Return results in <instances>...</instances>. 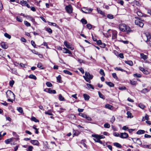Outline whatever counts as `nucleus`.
I'll list each match as a JSON object with an SVG mask.
<instances>
[{
	"label": "nucleus",
	"mask_w": 151,
	"mask_h": 151,
	"mask_svg": "<svg viewBox=\"0 0 151 151\" xmlns=\"http://www.w3.org/2000/svg\"><path fill=\"white\" fill-rule=\"evenodd\" d=\"M119 28L120 30L122 32H130L131 31L129 27L124 24H120L119 26Z\"/></svg>",
	"instance_id": "f257e3e1"
},
{
	"label": "nucleus",
	"mask_w": 151,
	"mask_h": 151,
	"mask_svg": "<svg viewBox=\"0 0 151 151\" xmlns=\"http://www.w3.org/2000/svg\"><path fill=\"white\" fill-rule=\"evenodd\" d=\"M93 76L91 75L88 72H86L85 73V76H83V77L85 80L88 83H90V80L93 78Z\"/></svg>",
	"instance_id": "f03ea898"
},
{
	"label": "nucleus",
	"mask_w": 151,
	"mask_h": 151,
	"mask_svg": "<svg viewBox=\"0 0 151 151\" xmlns=\"http://www.w3.org/2000/svg\"><path fill=\"white\" fill-rule=\"evenodd\" d=\"M135 19H137L135 20V24L140 27H142L144 25V24L142 22H141L140 21H144L142 20L140 18L136 17H135Z\"/></svg>",
	"instance_id": "7ed1b4c3"
},
{
	"label": "nucleus",
	"mask_w": 151,
	"mask_h": 151,
	"mask_svg": "<svg viewBox=\"0 0 151 151\" xmlns=\"http://www.w3.org/2000/svg\"><path fill=\"white\" fill-rule=\"evenodd\" d=\"M132 140L135 143L139 145H141L142 144V142L140 139L138 138H132Z\"/></svg>",
	"instance_id": "20e7f679"
},
{
	"label": "nucleus",
	"mask_w": 151,
	"mask_h": 151,
	"mask_svg": "<svg viewBox=\"0 0 151 151\" xmlns=\"http://www.w3.org/2000/svg\"><path fill=\"white\" fill-rule=\"evenodd\" d=\"M93 10L91 8H83L81 10L83 12L86 14L90 13Z\"/></svg>",
	"instance_id": "39448f33"
},
{
	"label": "nucleus",
	"mask_w": 151,
	"mask_h": 151,
	"mask_svg": "<svg viewBox=\"0 0 151 151\" xmlns=\"http://www.w3.org/2000/svg\"><path fill=\"white\" fill-rule=\"evenodd\" d=\"M65 9L67 12L68 13H71L72 12V7L71 5H69L66 6L65 7Z\"/></svg>",
	"instance_id": "423d86ee"
},
{
	"label": "nucleus",
	"mask_w": 151,
	"mask_h": 151,
	"mask_svg": "<svg viewBox=\"0 0 151 151\" xmlns=\"http://www.w3.org/2000/svg\"><path fill=\"white\" fill-rule=\"evenodd\" d=\"M112 33V39L113 40L116 39L117 38V31L115 30H114L111 32Z\"/></svg>",
	"instance_id": "0eeeda50"
},
{
	"label": "nucleus",
	"mask_w": 151,
	"mask_h": 151,
	"mask_svg": "<svg viewBox=\"0 0 151 151\" xmlns=\"http://www.w3.org/2000/svg\"><path fill=\"white\" fill-rule=\"evenodd\" d=\"M128 137V134L126 132L121 133L120 134V137L122 138H126Z\"/></svg>",
	"instance_id": "6e6552de"
},
{
	"label": "nucleus",
	"mask_w": 151,
	"mask_h": 151,
	"mask_svg": "<svg viewBox=\"0 0 151 151\" xmlns=\"http://www.w3.org/2000/svg\"><path fill=\"white\" fill-rule=\"evenodd\" d=\"M92 136L95 138V139L94 138L93 140L95 141L96 142H99V141L100 140V139L99 137V135L97 134H92Z\"/></svg>",
	"instance_id": "1a4fd4ad"
},
{
	"label": "nucleus",
	"mask_w": 151,
	"mask_h": 151,
	"mask_svg": "<svg viewBox=\"0 0 151 151\" xmlns=\"http://www.w3.org/2000/svg\"><path fill=\"white\" fill-rule=\"evenodd\" d=\"M1 45L2 47L4 49L7 48L8 47V45L7 43L4 42H1Z\"/></svg>",
	"instance_id": "9d476101"
},
{
	"label": "nucleus",
	"mask_w": 151,
	"mask_h": 151,
	"mask_svg": "<svg viewBox=\"0 0 151 151\" xmlns=\"http://www.w3.org/2000/svg\"><path fill=\"white\" fill-rule=\"evenodd\" d=\"M10 96H12V98H10V102H13V101L15 100V96L13 92L10 90Z\"/></svg>",
	"instance_id": "9b49d317"
},
{
	"label": "nucleus",
	"mask_w": 151,
	"mask_h": 151,
	"mask_svg": "<svg viewBox=\"0 0 151 151\" xmlns=\"http://www.w3.org/2000/svg\"><path fill=\"white\" fill-rule=\"evenodd\" d=\"M64 45L68 48H69L71 50H73V48L71 47L70 45L68 44V42L66 41H65L64 42Z\"/></svg>",
	"instance_id": "f8f14e48"
},
{
	"label": "nucleus",
	"mask_w": 151,
	"mask_h": 151,
	"mask_svg": "<svg viewBox=\"0 0 151 151\" xmlns=\"http://www.w3.org/2000/svg\"><path fill=\"white\" fill-rule=\"evenodd\" d=\"M113 31V30L109 29L106 33L107 37H111L112 34L111 32Z\"/></svg>",
	"instance_id": "ddd939ff"
},
{
	"label": "nucleus",
	"mask_w": 151,
	"mask_h": 151,
	"mask_svg": "<svg viewBox=\"0 0 151 151\" xmlns=\"http://www.w3.org/2000/svg\"><path fill=\"white\" fill-rule=\"evenodd\" d=\"M62 51L63 52L65 53H68L69 54H71V51L66 48H63Z\"/></svg>",
	"instance_id": "4468645a"
},
{
	"label": "nucleus",
	"mask_w": 151,
	"mask_h": 151,
	"mask_svg": "<svg viewBox=\"0 0 151 151\" xmlns=\"http://www.w3.org/2000/svg\"><path fill=\"white\" fill-rule=\"evenodd\" d=\"M31 142L32 144L34 145H38L39 142L38 140H31Z\"/></svg>",
	"instance_id": "2eb2a0df"
},
{
	"label": "nucleus",
	"mask_w": 151,
	"mask_h": 151,
	"mask_svg": "<svg viewBox=\"0 0 151 151\" xmlns=\"http://www.w3.org/2000/svg\"><path fill=\"white\" fill-rule=\"evenodd\" d=\"M146 37L147 38V41L151 42V35L149 33H147L145 34Z\"/></svg>",
	"instance_id": "dca6fc26"
},
{
	"label": "nucleus",
	"mask_w": 151,
	"mask_h": 151,
	"mask_svg": "<svg viewBox=\"0 0 151 151\" xmlns=\"http://www.w3.org/2000/svg\"><path fill=\"white\" fill-rule=\"evenodd\" d=\"M140 57L141 58L143 59L144 60L147 59L148 58L147 56L144 55L143 53L140 54Z\"/></svg>",
	"instance_id": "f3484780"
},
{
	"label": "nucleus",
	"mask_w": 151,
	"mask_h": 151,
	"mask_svg": "<svg viewBox=\"0 0 151 151\" xmlns=\"http://www.w3.org/2000/svg\"><path fill=\"white\" fill-rule=\"evenodd\" d=\"M105 83L106 84L108 85L110 87H114V83L106 81Z\"/></svg>",
	"instance_id": "a211bd4d"
},
{
	"label": "nucleus",
	"mask_w": 151,
	"mask_h": 151,
	"mask_svg": "<svg viewBox=\"0 0 151 151\" xmlns=\"http://www.w3.org/2000/svg\"><path fill=\"white\" fill-rule=\"evenodd\" d=\"M105 107L106 108L110 110H112L113 109V107L112 106L109 104H106L105 106Z\"/></svg>",
	"instance_id": "6ab92c4d"
},
{
	"label": "nucleus",
	"mask_w": 151,
	"mask_h": 151,
	"mask_svg": "<svg viewBox=\"0 0 151 151\" xmlns=\"http://www.w3.org/2000/svg\"><path fill=\"white\" fill-rule=\"evenodd\" d=\"M125 63L128 64L130 66H132L133 65V63L131 60H128L125 61Z\"/></svg>",
	"instance_id": "aec40b11"
},
{
	"label": "nucleus",
	"mask_w": 151,
	"mask_h": 151,
	"mask_svg": "<svg viewBox=\"0 0 151 151\" xmlns=\"http://www.w3.org/2000/svg\"><path fill=\"white\" fill-rule=\"evenodd\" d=\"M83 96L85 100H88L90 98V97L89 95L86 94H84Z\"/></svg>",
	"instance_id": "412c9836"
},
{
	"label": "nucleus",
	"mask_w": 151,
	"mask_h": 151,
	"mask_svg": "<svg viewBox=\"0 0 151 151\" xmlns=\"http://www.w3.org/2000/svg\"><path fill=\"white\" fill-rule=\"evenodd\" d=\"M145 131L143 130H139L137 132V133L138 134H142L145 133Z\"/></svg>",
	"instance_id": "4be33fe9"
},
{
	"label": "nucleus",
	"mask_w": 151,
	"mask_h": 151,
	"mask_svg": "<svg viewBox=\"0 0 151 151\" xmlns=\"http://www.w3.org/2000/svg\"><path fill=\"white\" fill-rule=\"evenodd\" d=\"M127 118H132L133 116H132V113L129 111H127Z\"/></svg>",
	"instance_id": "5701e85b"
},
{
	"label": "nucleus",
	"mask_w": 151,
	"mask_h": 151,
	"mask_svg": "<svg viewBox=\"0 0 151 151\" xmlns=\"http://www.w3.org/2000/svg\"><path fill=\"white\" fill-rule=\"evenodd\" d=\"M17 110L19 113H21V114H24L23 110L22 108V107H17Z\"/></svg>",
	"instance_id": "b1692460"
},
{
	"label": "nucleus",
	"mask_w": 151,
	"mask_h": 151,
	"mask_svg": "<svg viewBox=\"0 0 151 151\" xmlns=\"http://www.w3.org/2000/svg\"><path fill=\"white\" fill-rule=\"evenodd\" d=\"M59 99L60 101H65V99L62 96V95L61 94H60L59 95Z\"/></svg>",
	"instance_id": "393cba45"
},
{
	"label": "nucleus",
	"mask_w": 151,
	"mask_h": 151,
	"mask_svg": "<svg viewBox=\"0 0 151 151\" xmlns=\"http://www.w3.org/2000/svg\"><path fill=\"white\" fill-rule=\"evenodd\" d=\"M31 120L32 121H33L34 122H39V120L37 119L35 117H32V118H31Z\"/></svg>",
	"instance_id": "a878e982"
},
{
	"label": "nucleus",
	"mask_w": 151,
	"mask_h": 151,
	"mask_svg": "<svg viewBox=\"0 0 151 151\" xmlns=\"http://www.w3.org/2000/svg\"><path fill=\"white\" fill-rule=\"evenodd\" d=\"M149 91L147 88H144L141 91V92L143 93H146Z\"/></svg>",
	"instance_id": "bb28decb"
},
{
	"label": "nucleus",
	"mask_w": 151,
	"mask_h": 151,
	"mask_svg": "<svg viewBox=\"0 0 151 151\" xmlns=\"http://www.w3.org/2000/svg\"><path fill=\"white\" fill-rule=\"evenodd\" d=\"M114 145L116 147H117L119 148H121L122 146V145L119 144V143L117 142L114 143Z\"/></svg>",
	"instance_id": "cd10ccee"
},
{
	"label": "nucleus",
	"mask_w": 151,
	"mask_h": 151,
	"mask_svg": "<svg viewBox=\"0 0 151 151\" xmlns=\"http://www.w3.org/2000/svg\"><path fill=\"white\" fill-rule=\"evenodd\" d=\"M98 94L100 98L103 99H105V97L104 96L102 93H101L100 92H98Z\"/></svg>",
	"instance_id": "c85d7f7f"
},
{
	"label": "nucleus",
	"mask_w": 151,
	"mask_h": 151,
	"mask_svg": "<svg viewBox=\"0 0 151 151\" xmlns=\"http://www.w3.org/2000/svg\"><path fill=\"white\" fill-rule=\"evenodd\" d=\"M29 77L30 78L33 79L35 80H36L37 79V77L36 76L33 74H31L29 76Z\"/></svg>",
	"instance_id": "c756f323"
},
{
	"label": "nucleus",
	"mask_w": 151,
	"mask_h": 151,
	"mask_svg": "<svg viewBox=\"0 0 151 151\" xmlns=\"http://www.w3.org/2000/svg\"><path fill=\"white\" fill-rule=\"evenodd\" d=\"M63 72L66 74H68L69 75H71L72 74L69 71L66 70H63Z\"/></svg>",
	"instance_id": "7c9ffc66"
},
{
	"label": "nucleus",
	"mask_w": 151,
	"mask_h": 151,
	"mask_svg": "<svg viewBox=\"0 0 151 151\" xmlns=\"http://www.w3.org/2000/svg\"><path fill=\"white\" fill-rule=\"evenodd\" d=\"M115 69L116 70H120V71H121L122 72H127V71H126L125 70H124V69H122L120 67H119V68L116 67V68H115Z\"/></svg>",
	"instance_id": "2f4dec72"
},
{
	"label": "nucleus",
	"mask_w": 151,
	"mask_h": 151,
	"mask_svg": "<svg viewBox=\"0 0 151 151\" xmlns=\"http://www.w3.org/2000/svg\"><path fill=\"white\" fill-rule=\"evenodd\" d=\"M138 106L140 108L142 109H144L145 107V105L141 103H139V104Z\"/></svg>",
	"instance_id": "473e14b6"
},
{
	"label": "nucleus",
	"mask_w": 151,
	"mask_h": 151,
	"mask_svg": "<svg viewBox=\"0 0 151 151\" xmlns=\"http://www.w3.org/2000/svg\"><path fill=\"white\" fill-rule=\"evenodd\" d=\"M37 67L40 68L41 69H43L44 68L42 65V64L40 63H38L37 65Z\"/></svg>",
	"instance_id": "72a5a7b5"
},
{
	"label": "nucleus",
	"mask_w": 151,
	"mask_h": 151,
	"mask_svg": "<svg viewBox=\"0 0 151 151\" xmlns=\"http://www.w3.org/2000/svg\"><path fill=\"white\" fill-rule=\"evenodd\" d=\"M81 22L83 24H86L87 23V21L83 18L81 20Z\"/></svg>",
	"instance_id": "f704fd0d"
},
{
	"label": "nucleus",
	"mask_w": 151,
	"mask_h": 151,
	"mask_svg": "<svg viewBox=\"0 0 151 151\" xmlns=\"http://www.w3.org/2000/svg\"><path fill=\"white\" fill-rule=\"evenodd\" d=\"M100 73L102 76H105V74L104 72V70L102 69H101L99 72Z\"/></svg>",
	"instance_id": "c9c22d12"
},
{
	"label": "nucleus",
	"mask_w": 151,
	"mask_h": 151,
	"mask_svg": "<svg viewBox=\"0 0 151 151\" xmlns=\"http://www.w3.org/2000/svg\"><path fill=\"white\" fill-rule=\"evenodd\" d=\"M24 23L25 25L27 27H29L31 25L30 23L27 21H24Z\"/></svg>",
	"instance_id": "e433bc0d"
},
{
	"label": "nucleus",
	"mask_w": 151,
	"mask_h": 151,
	"mask_svg": "<svg viewBox=\"0 0 151 151\" xmlns=\"http://www.w3.org/2000/svg\"><path fill=\"white\" fill-rule=\"evenodd\" d=\"M46 30L50 33H52V30L50 28L47 27L46 28Z\"/></svg>",
	"instance_id": "4c0bfd02"
},
{
	"label": "nucleus",
	"mask_w": 151,
	"mask_h": 151,
	"mask_svg": "<svg viewBox=\"0 0 151 151\" xmlns=\"http://www.w3.org/2000/svg\"><path fill=\"white\" fill-rule=\"evenodd\" d=\"M107 17L110 19H113L114 17L113 16L112 14H109L107 15Z\"/></svg>",
	"instance_id": "58836bf2"
},
{
	"label": "nucleus",
	"mask_w": 151,
	"mask_h": 151,
	"mask_svg": "<svg viewBox=\"0 0 151 151\" xmlns=\"http://www.w3.org/2000/svg\"><path fill=\"white\" fill-rule=\"evenodd\" d=\"M28 18L29 20H31L32 22L34 23L35 22V20L32 17L30 16H28Z\"/></svg>",
	"instance_id": "ea45409f"
},
{
	"label": "nucleus",
	"mask_w": 151,
	"mask_h": 151,
	"mask_svg": "<svg viewBox=\"0 0 151 151\" xmlns=\"http://www.w3.org/2000/svg\"><path fill=\"white\" fill-rule=\"evenodd\" d=\"M51 89L50 88H47L44 89V91L50 93L51 92Z\"/></svg>",
	"instance_id": "a19ab883"
},
{
	"label": "nucleus",
	"mask_w": 151,
	"mask_h": 151,
	"mask_svg": "<svg viewBox=\"0 0 151 151\" xmlns=\"http://www.w3.org/2000/svg\"><path fill=\"white\" fill-rule=\"evenodd\" d=\"M32 128H33V129H35V130H36L35 133L36 134H38L39 133V132H38V129L36 128V126L34 125L33 126Z\"/></svg>",
	"instance_id": "79ce46f5"
},
{
	"label": "nucleus",
	"mask_w": 151,
	"mask_h": 151,
	"mask_svg": "<svg viewBox=\"0 0 151 151\" xmlns=\"http://www.w3.org/2000/svg\"><path fill=\"white\" fill-rule=\"evenodd\" d=\"M79 115L82 117L83 118H85L86 117V115L83 113H79Z\"/></svg>",
	"instance_id": "37998d69"
},
{
	"label": "nucleus",
	"mask_w": 151,
	"mask_h": 151,
	"mask_svg": "<svg viewBox=\"0 0 151 151\" xmlns=\"http://www.w3.org/2000/svg\"><path fill=\"white\" fill-rule=\"evenodd\" d=\"M104 127L105 128H109L110 127V125L108 123H106L104 124Z\"/></svg>",
	"instance_id": "c03bdc74"
},
{
	"label": "nucleus",
	"mask_w": 151,
	"mask_h": 151,
	"mask_svg": "<svg viewBox=\"0 0 151 151\" xmlns=\"http://www.w3.org/2000/svg\"><path fill=\"white\" fill-rule=\"evenodd\" d=\"M87 86L89 88H92L93 89H94V88L93 87L92 85L90 84L87 83Z\"/></svg>",
	"instance_id": "a18cd8bd"
},
{
	"label": "nucleus",
	"mask_w": 151,
	"mask_h": 151,
	"mask_svg": "<svg viewBox=\"0 0 151 151\" xmlns=\"http://www.w3.org/2000/svg\"><path fill=\"white\" fill-rule=\"evenodd\" d=\"M143 147L144 148H147L149 149L151 148V145H143Z\"/></svg>",
	"instance_id": "49530a36"
},
{
	"label": "nucleus",
	"mask_w": 151,
	"mask_h": 151,
	"mask_svg": "<svg viewBox=\"0 0 151 151\" xmlns=\"http://www.w3.org/2000/svg\"><path fill=\"white\" fill-rule=\"evenodd\" d=\"M137 14L138 16L139 17H142L143 16V14L142 13L139 11H138L137 12Z\"/></svg>",
	"instance_id": "de8ad7c7"
},
{
	"label": "nucleus",
	"mask_w": 151,
	"mask_h": 151,
	"mask_svg": "<svg viewBox=\"0 0 151 151\" xmlns=\"http://www.w3.org/2000/svg\"><path fill=\"white\" fill-rule=\"evenodd\" d=\"M57 81L59 83L61 82V77L60 75H59L57 78Z\"/></svg>",
	"instance_id": "09e8293b"
},
{
	"label": "nucleus",
	"mask_w": 151,
	"mask_h": 151,
	"mask_svg": "<svg viewBox=\"0 0 151 151\" xmlns=\"http://www.w3.org/2000/svg\"><path fill=\"white\" fill-rule=\"evenodd\" d=\"M12 72L15 74H17V70L15 68H13L12 69Z\"/></svg>",
	"instance_id": "8fccbe9b"
},
{
	"label": "nucleus",
	"mask_w": 151,
	"mask_h": 151,
	"mask_svg": "<svg viewBox=\"0 0 151 151\" xmlns=\"http://www.w3.org/2000/svg\"><path fill=\"white\" fill-rule=\"evenodd\" d=\"M134 77H136L137 78H140L141 76V75L140 74L137 73L134 74Z\"/></svg>",
	"instance_id": "3c124183"
},
{
	"label": "nucleus",
	"mask_w": 151,
	"mask_h": 151,
	"mask_svg": "<svg viewBox=\"0 0 151 151\" xmlns=\"http://www.w3.org/2000/svg\"><path fill=\"white\" fill-rule=\"evenodd\" d=\"M16 19L17 21L20 22H22V19L20 17H17Z\"/></svg>",
	"instance_id": "603ef678"
},
{
	"label": "nucleus",
	"mask_w": 151,
	"mask_h": 151,
	"mask_svg": "<svg viewBox=\"0 0 151 151\" xmlns=\"http://www.w3.org/2000/svg\"><path fill=\"white\" fill-rule=\"evenodd\" d=\"M46 85L49 87H51L52 86V85L51 83L49 82H47L46 83Z\"/></svg>",
	"instance_id": "864d4df0"
},
{
	"label": "nucleus",
	"mask_w": 151,
	"mask_h": 151,
	"mask_svg": "<svg viewBox=\"0 0 151 151\" xmlns=\"http://www.w3.org/2000/svg\"><path fill=\"white\" fill-rule=\"evenodd\" d=\"M115 120V118L114 116H113L111 119L110 122L112 123H113Z\"/></svg>",
	"instance_id": "5fc2aeb1"
},
{
	"label": "nucleus",
	"mask_w": 151,
	"mask_h": 151,
	"mask_svg": "<svg viewBox=\"0 0 151 151\" xmlns=\"http://www.w3.org/2000/svg\"><path fill=\"white\" fill-rule=\"evenodd\" d=\"M130 83L132 85H135L136 83V82L134 81H130Z\"/></svg>",
	"instance_id": "6e6d98bb"
},
{
	"label": "nucleus",
	"mask_w": 151,
	"mask_h": 151,
	"mask_svg": "<svg viewBox=\"0 0 151 151\" xmlns=\"http://www.w3.org/2000/svg\"><path fill=\"white\" fill-rule=\"evenodd\" d=\"M114 136L116 137H120V134L118 132H114L113 134Z\"/></svg>",
	"instance_id": "4d7b16f0"
},
{
	"label": "nucleus",
	"mask_w": 151,
	"mask_h": 151,
	"mask_svg": "<svg viewBox=\"0 0 151 151\" xmlns=\"http://www.w3.org/2000/svg\"><path fill=\"white\" fill-rule=\"evenodd\" d=\"M87 27L89 29H91L92 28V25L90 24H87L86 25Z\"/></svg>",
	"instance_id": "13d9d810"
},
{
	"label": "nucleus",
	"mask_w": 151,
	"mask_h": 151,
	"mask_svg": "<svg viewBox=\"0 0 151 151\" xmlns=\"http://www.w3.org/2000/svg\"><path fill=\"white\" fill-rule=\"evenodd\" d=\"M112 76L113 77L115 78V79H117V77L116 76V74L115 73H112Z\"/></svg>",
	"instance_id": "bf43d9fd"
},
{
	"label": "nucleus",
	"mask_w": 151,
	"mask_h": 151,
	"mask_svg": "<svg viewBox=\"0 0 151 151\" xmlns=\"http://www.w3.org/2000/svg\"><path fill=\"white\" fill-rule=\"evenodd\" d=\"M31 44L32 46L34 47H36V44L35 43V42L33 40H32L31 41Z\"/></svg>",
	"instance_id": "052dcab7"
},
{
	"label": "nucleus",
	"mask_w": 151,
	"mask_h": 151,
	"mask_svg": "<svg viewBox=\"0 0 151 151\" xmlns=\"http://www.w3.org/2000/svg\"><path fill=\"white\" fill-rule=\"evenodd\" d=\"M14 81L13 80L10 81V86L11 87H12L13 84H14Z\"/></svg>",
	"instance_id": "680f3d73"
},
{
	"label": "nucleus",
	"mask_w": 151,
	"mask_h": 151,
	"mask_svg": "<svg viewBox=\"0 0 151 151\" xmlns=\"http://www.w3.org/2000/svg\"><path fill=\"white\" fill-rule=\"evenodd\" d=\"M33 147L32 146H30L29 147L28 151H32L33 149Z\"/></svg>",
	"instance_id": "e2e57ef3"
},
{
	"label": "nucleus",
	"mask_w": 151,
	"mask_h": 151,
	"mask_svg": "<svg viewBox=\"0 0 151 151\" xmlns=\"http://www.w3.org/2000/svg\"><path fill=\"white\" fill-rule=\"evenodd\" d=\"M145 137L147 138H151V136L150 135H149L148 134H145L144 135Z\"/></svg>",
	"instance_id": "0e129e2a"
},
{
	"label": "nucleus",
	"mask_w": 151,
	"mask_h": 151,
	"mask_svg": "<svg viewBox=\"0 0 151 151\" xmlns=\"http://www.w3.org/2000/svg\"><path fill=\"white\" fill-rule=\"evenodd\" d=\"M118 3L121 4L122 5H123L124 4V1L122 0H120L118 1Z\"/></svg>",
	"instance_id": "69168bd1"
},
{
	"label": "nucleus",
	"mask_w": 151,
	"mask_h": 151,
	"mask_svg": "<svg viewBox=\"0 0 151 151\" xmlns=\"http://www.w3.org/2000/svg\"><path fill=\"white\" fill-rule=\"evenodd\" d=\"M119 56L121 58H124L123 54L122 53H120L119 55Z\"/></svg>",
	"instance_id": "338daca9"
},
{
	"label": "nucleus",
	"mask_w": 151,
	"mask_h": 151,
	"mask_svg": "<svg viewBox=\"0 0 151 151\" xmlns=\"http://www.w3.org/2000/svg\"><path fill=\"white\" fill-rule=\"evenodd\" d=\"M31 10L33 12H35L36 11V9L35 7L33 6H31L30 8Z\"/></svg>",
	"instance_id": "774afa93"
}]
</instances>
